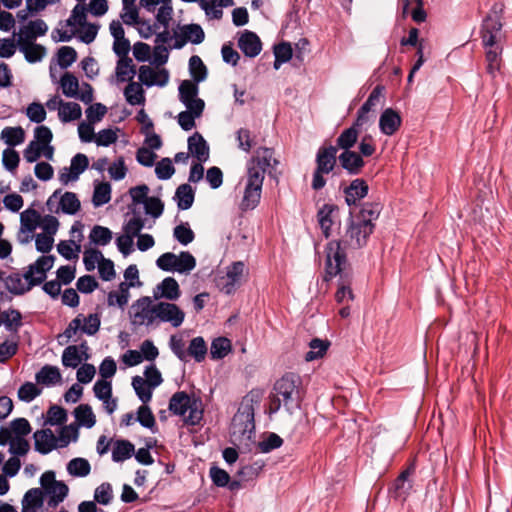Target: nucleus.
Wrapping results in <instances>:
<instances>
[{"mask_svg": "<svg viewBox=\"0 0 512 512\" xmlns=\"http://www.w3.org/2000/svg\"><path fill=\"white\" fill-rule=\"evenodd\" d=\"M374 224L350 216L344 234L340 240H332L325 247V270L327 276L334 277L347 266V251L356 250L366 245Z\"/></svg>", "mask_w": 512, "mask_h": 512, "instance_id": "1", "label": "nucleus"}, {"mask_svg": "<svg viewBox=\"0 0 512 512\" xmlns=\"http://www.w3.org/2000/svg\"><path fill=\"white\" fill-rule=\"evenodd\" d=\"M59 226L60 223L54 215H41L36 209L29 207L20 213L17 240L20 244H28L35 239L37 251L47 253L53 247Z\"/></svg>", "mask_w": 512, "mask_h": 512, "instance_id": "2", "label": "nucleus"}, {"mask_svg": "<svg viewBox=\"0 0 512 512\" xmlns=\"http://www.w3.org/2000/svg\"><path fill=\"white\" fill-rule=\"evenodd\" d=\"M273 154L271 149L260 147L255 150L247 162L245 189L241 202L242 210H252L259 204L265 173L267 169L278 163Z\"/></svg>", "mask_w": 512, "mask_h": 512, "instance_id": "3", "label": "nucleus"}, {"mask_svg": "<svg viewBox=\"0 0 512 512\" xmlns=\"http://www.w3.org/2000/svg\"><path fill=\"white\" fill-rule=\"evenodd\" d=\"M55 258L51 255L41 256L29 265L26 272L21 275L13 273L6 277L5 286L13 294L21 295L28 292L32 287L42 283L46 273L53 267Z\"/></svg>", "mask_w": 512, "mask_h": 512, "instance_id": "4", "label": "nucleus"}, {"mask_svg": "<svg viewBox=\"0 0 512 512\" xmlns=\"http://www.w3.org/2000/svg\"><path fill=\"white\" fill-rule=\"evenodd\" d=\"M269 406L270 413H276L283 406L292 413L300 405V378L295 374H286L276 381Z\"/></svg>", "mask_w": 512, "mask_h": 512, "instance_id": "5", "label": "nucleus"}, {"mask_svg": "<svg viewBox=\"0 0 512 512\" xmlns=\"http://www.w3.org/2000/svg\"><path fill=\"white\" fill-rule=\"evenodd\" d=\"M254 401L250 395L245 396L232 418L230 426V439L235 445H248L254 434Z\"/></svg>", "mask_w": 512, "mask_h": 512, "instance_id": "6", "label": "nucleus"}, {"mask_svg": "<svg viewBox=\"0 0 512 512\" xmlns=\"http://www.w3.org/2000/svg\"><path fill=\"white\" fill-rule=\"evenodd\" d=\"M502 28V24L500 22L499 16L496 12L493 14H489L483 21L482 26V41L483 45L487 49L486 51V60H487V69L488 72L493 74L495 71L499 70L500 67V53L501 49L497 45L500 39V31Z\"/></svg>", "mask_w": 512, "mask_h": 512, "instance_id": "7", "label": "nucleus"}, {"mask_svg": "<svg viewBox=\"0 0 512 512\" xmlns=\"http://www.w3.org/2000/svg\"><path fill=\"white\" fill-rule=\"evenodd\" d=\"M169 410L188 425H197L203 418V405L200 399L192 398L181 391L175 393L169 402Z\"/></svg>", "mask_w": 512, "mask_h": 512, "instance_id": "8", "label": "nucleus"}, {"mask_svg": "<svg viewBox=\"0 0 512 512\" xmlns=\"http://www.w3.org/2000/svg\"><path fill=\"white\" fill-rule=\"evenodd\" d=\"M34 139L29 142L23 151L24 159L29 163L36 162L41 156L47 160L54 159L55 148L51 145L53 139L49 127L39 125L34 129Z\"/></svg>", "mask_w": 512, "mask_h": 512, "instance_id": "9", "label": "nucleus"}, {"mask_svg": "<svg viewBox=\"0 0 512 512\" xmlns=\"http://www.w3.org/2000/svg\"><path fill=\"white\" fill-rule=\"evenodd\" d=\"M130 319L133 326L158 327L157 303L150 297H142L132 304Z\"/></svg>", "mask_w": 512, "mask_h": 512, "instance_id": "10", "label": "nucleus"}, {"mask_svg": "<svg viewBox=\"0 0 512 512\" xmlns=\"http://www.w3.org/2000/svg\"><path fill=\"white\" fill-rule=\"evenodd\" d=\"M156 266L167 272L189 274L196 267V259L188 251H182L180 254L166 252L157 258Z\"/></svg>", "mask_w": 512, "mask_h": 512, "instance_id": "11", "label": "nucleus"}, {"mask_svg": "<svg viewBox=\"0 0 512 512\" xmlns=\"http://www.w3.org/2000/svg\"><path fill=\"white\" fill-rule=\"evenodd\" d=\"M337 148L334 146L320 147L316 154V168L313 173L312 188L319 190L326 184L323 175L333 171L336 166Z\"/></svg>", "mask_w": 512, "mask_h": 512, "instance_id": "12", "label": "nucleus"}, {"mask_svg": "<svg viewBox=\"0 0 512 512\" xmlns=\"http://www.w3.org/2000/svg\"><path fill=\"white\" fill-rule=\"evenodd\" d=\"M46 207L50 213L75 215L80 210L81 203L75 193L59 189L49 196Z\"/></svg>", "mask_w": 512, "mask_h": 512, "instance_id": "13", "label": "nucleus"}, {"mask_svg": "<svg viewBox=\"0 0 512 512\" xmlns=\"http://www.w3.org/2000/svg\"><path fill=\"white\" fill-rule=\"evenodd\" d=\"M41 489L48 497L47 505L51 508H55L61 503L68 494V486L62 482L56 480L55 473L53 471H46L40 477Z\"/></svg>", "mask_w": 512, "mask_h": 512, "instance_id": "14", "label": "nucleus"}, {"mask_svg": "<svg viewBox=\"0 0 512 512\" xmlns=\"http://www.w3.org/2000/svg\"><path fill=\"white\" fill-rule=\"evenodd\" d=\"M108 10L107 0H80L67 19L68 24H82L87 18V13L94 16H103Z\"/></svg>", "mask_w": 512, "mask_h": 512, "instance_id": "15", "label": "nucleus"}, {"mask_svg": "<svg viewBox=\"0 0 512 512\" xmlns=\"http://www.w3.org/2000/svg\"><path fill=\"white\" fill-rule=\"evenodd\" d=\"M101 320L98 314H78L67 326L64 335L71 339L78 333L89 336L95 335L100 328Z\"/></svg>", "mask_w": 512, "mask_h": 512, "instance_id": "16", "label": "nucleus"}, {"mask_svg": "<svg viewBox=\"0 0 512 512\" xmlns=\"http://www.w3.org/2000/svg\"><path fill=\"white\" fill-rule=\"evenodd\" d=\"M246 275L245 264L241 261L232 263L226 273L217 279V287L225 294H231L241 285Z\"/></svg>", "mask_w": 512, "mask_h": 512, "instance_id": "17", "label": "nucleus"}, {"mask_svg": "<svg viewBox=\"0 0 512 512\" xmlns=\"http://www.w3.org/2000/svg\"><path fill=\"white\" fill-rule=\"evenodd\" d=\"M158 325L169 323L172 327H180L185 320V312L176 304L167 301L157 302Z\"/></svg>", "mask_w": 512, "mask_h": 512, "instance_id": "18", "label": "nucleus"}, {"mask_svg": "<svg viewBox=\"0 0 512 512\" xmlns=\"http://www.w3.org/2000/svg\"><path fill=\"white\" fill-rule=\"evenodd\" d=\"M89 165L88 157L82 153L76 154L70 162L69 167H64L59 171V181L63 185L75 182L79 176L87 169Z\"/></svg>", "mask_w": 512, "mask_h": 512, "instance_id": "19", "label": "nucleus"}, {"mask_svg": "<svg viewBox=\"0 0 512 512\" xmlns=\"http://www.w3.org/2000/svg\"><path fill=\"white\" fill-rule=\"evenodd\" d=\"M139 81L147 86L164 87L169 81V72L165 68H153L151 66L142 65L138 71Z\"/></svg>", "mask_w": 512, "mask_h": 512, "instance_id": "20", "label": "nucleus"}, {"mask_svg": "<svg viewBox=\"0 0 512 512\" xmlns=\"http://www.w3.org/2000/svg\"><path fill=\"white\" fill-rule=\"evenodd\" d=\"M48 26L42 19H36L22 25L17 33V42H33L47 33Z\"/></svg>", "mask_w": 512, "mask_h": 512, "instance_id": "21", "label": "nucleus"}, {"mask_svg": "<svg viewBox=\"0 0 512 512\" xmlns=\"http://www.w3.org/2000/svg\"><path fill=\"white\" fill-rule=\"evenodd\" d=\"M181 295L178 282L173 277L164 278L153 290L156 300L166 299L169 302L177 300Z\"/></svg>", "mask_w": 512, "mask_h": 512, "instance_id": "22", "label": "nucleus"}, {"mask_svg": "<svg viewBox=\"0 0 512 512\" xmlns=\"http://www.w3.org/2000/svg\"><path fill=\"white\" fill-rule=\"evenodd\" d=\"M401 122L398 112L392 108H387L382 112L379 119L380 131L387 136H391L400 128Z\"/></svg>", "mask_w": 512, "mask_h": 512, "instance_id": "23", "label": "nucleus"}, {"mask_svg": "<svg viewBox=\"0 0 512 512\" xmlns=\"http://www.w3.org/2000/svg\"><path fill=\"white\" fill-rule=\"evenodd\" d=\"M338 159L341 167L350 175L360 174L365 165L361 155L354 151H343Z\"/></svg>", "mask_w": 512, "mask_h": 512, "instance_id": "24", "label": "nucleus"}, {"mask_svg": "<svg viewBox=\"0 0 512 512\" xmlns=\"http://www.w3.org/2000/svg\"><path fill=\"white\" fill-rule=\"evenodd\" d=\"M35 449L41 454H47L58 448L57 437L51 429L38 430L34 433Z\"/></svg>", "mask_w": 512, "mask_h": 512, "instance_id": "25", "label": "nucleus"}, {"mask_svg": "<svg viewBox=\"0 0 512 512\" xmlns=\"http://www.w3.org/2000/svg\"><path fill=\"white\" fill-rule=\"evenodd\" d=\"M86 344L80 346L71 345L64 349L62 354V364L66 367L76 368L83 359H87Z\"/></svg>", "mask_w": 512, "mask_h": 512, "instance_id": "26", "label": "nucleus"}, {"mask_svg": "<svg viewBox=\"0 0 512 512\" xmlns=\"http://www.w3.org/2000/svg\"><path fill=\"white\" fill-rule=\"evenodd\" d=\"M189 154L199 162H206L209 158V147L201 134L195 132L188 139Z\"/></svg>", "mask_w": 512, "mask_h": 512, "instance_id": "27", "label": "nucleus"}, {"mask_svg": "<svg viewBox=\"0 0 512 512\" xmlns=\"http://www.w3.org/2000/svg\"><path fill=\"white\" fill-rule=\"evenodd\" d=\"M44 504V493L41 488L29 489L21 501V512H38Z\"/></svg>", "mask_w": 512, "mask_h": 512, "instance_id": "28", "label": "nucleus"}, {"mask_svg": "<svg viewBox=\"0 0 512 512\" xmlns=\"http://www.w3.org/2000/svg\"><path fill=\"white\" fill-rule=\"evenodd\" d=\"M238 46L241 51L248 57L257 56L262 49L259 37L250 31H246L241 35L238 41Z\"/></svg>", "mask_w": 512, "mask_h": 512, "instance_id": "29", "label": "nucleus"}, {"mask_svg": "<svg viewBox=\"0 0 512 512\" xmlns=\"http://www.w3.org/2000/svg\"><path fill=\"white\" fill-rule=\"evenodd\" d=\"M340 276L338 289L335 293V299L339 304H348L354 300V294L351 289V277L346 268L338 274Z\"/></svg>", "mask_w": 512, "mask_h": 512, "instance_id": "30", "label": "nucleus"}, {"mask_svg": "<svg viewBox=\"0 0 512 512\" xmlns=\"http://www.w3.org/2000/svg\"><path fill=\"white\" fill-rule=\"evenodd\" d=\"M368 185L363 179H355L345 189V200L349 206L355 205L368 194Z\"/></svg>", "mask_w": 512, "mask_h": 512, "instance_id": "31", "label": "nucleus"}, {"mask_svg": "<svg viewBox=\"0 0 512 512\" xmlns=\"http://www.w3.org/2000/svg\"><path fill=\"white\" fill-rule=\"evenodd\" d=\"M17 46L19 47V50L24 54L26 60L31 63L40 61L46 53L45 48L42 45L34 43V41L17 42Z\"/></svg>", "mask_w": 512, "mask_h": 512, "instance_id": "32", "label": "nucleus"}, {"mask_svg": "<svg viewBox=\"0 0 512 512\" xmlns=\"http://www.w3.org/2000/svg\"><path fill=\"white\" fill-rule=\"evenodd\" d=\"M133 283L122 282L119 285L118 290L111 291L107 297V303L109 306H117L119 308H124V306L128 303L129 299V288L133 287Z\"/></svg>", "mask_w": 512, "mask_h": 512, "instance_id": "33", "label": "nucleus"}, {"mask_svg": "<svg viewBox=\"0 0 512 512\" xmlns=\"http://www.w3.org/2000/svg\"><path fill=\"white\" fill-rule=\"evenodd\" d=\"M141 82L130 81L124 89L126 101L132 105H143L145 103V92Z\"/></svg>", "mask_w": 512, "mask_h": 512, "instance_id": "34", "label": "nucleus"}, {"mask_svg": "<svg viewBox=\"0 0 512 512\" xmlns=\"http://www.w3.org/2000/svg\"><path fill=\"white\" fill-rule=\"evenodd\" d=\"M115 74L118 82L132 81L136 74L133 60L130 57L118 59Z\"/></svg>", "mask_w": 512, "mask_h": 512, "instance_id": "35", "label": "nucleus"}, {"mask_svg": "<svg viewBox=\"0 0 512 512\" xmlns=\"http://www.w3.org/2000/svg\"><path fill=\"white\" fill-rule=\"evenodd\" d=\"M0 139L9 147L22 144L25 141V131L22 127H5L0 134Z\"/></svg>", "mask_w": 512, "mask_h": 512, "instance_id": "36", "label": "nucleus"}, {"mask_svg": "<svg viewBox=\"0 0 512 512\" xmlns=\"http://www.w3.org/2000/svg\"><path fill=\"white\" fill-rule=\"evenodd\" d=\"M135 452L134 445L127 440H117L113 444L112 459L115 462H122L129 459Z\"/></svg>", "mask_w": 512, "mask_h": 512, "instance_id": "37", "label": "nucleus"}, {"mask_svg": "<svg viewBox=\"0 0 512 512\" xmlns=\"http://www.w3.org/2000/svg\"><path fill=\"white\" fill-rule=\"evenodd\" d=\"M69 27H74L76 30V34H78L79 39L89 44L94 41V39L97 36L99 26L96 24L87 23L86 20H84V23L82 24H68Z\"/></svg>", "mask_w": 512, "mask_h": 512, "instance_id": "38", "label": "nucleus"}, {"mask_svg": "<svg viewBox=\"0 0 512 512\" xmlns=\"http://www.w3.org/2000/svg\"><path fill=\"white\" fill-rule=\"evenodd\" d=\"M67 472L73 477H86L91 472V465L85 458H73L67 463Z\"/></svg>", "mask_w": 512, "mask_h": 512, "instance_id": "39", "label": "nucleus"}, {"mask_svg": "<svg viewBox=\"0 0 512 512\" xmlns=\"http://www.w3.org/2000/svg\"><path fill=\"white\" fill-rule=\"evenodd\" d=\"M82 116V109L78 103L64 102L59 109V119L63 123H68L80 119Z\"/></svg>", "mask_w": 512, "mask_h": 512, "instance_id": "40", "label": "nucleus"}, {"mask_svg": "<svg viewBox=\"0 0 512 512\" xmlns=\"http://www.w3.org/2000/svg\"><path fill=\"white\" fill-rule=\"evenodd\" d=\"M113 238L112 231L104 226L95 225L89 234V240L96 246H106Z\"/></svg>", "mask_w": 512, "mask_h": 512, "instance_id": "41", "label": "nucleus"}, {"mask_svg": "<svg viewBox=\"0 0 512 512\" xmlns=\"http://www.w3.org/2000/svg\"><path fill=\"white\" fill-rule=\"evenodd\" d=\"M174 198L179 209L187 210L194 202V192L190 185L182 184L177 188Z\"/></svg>", "mask_w": 512, "mask_h": 512, "instance_id": "42", "label": "nucleus"}, {"mask_svg": "<svg viewBox=\"0 0 512 512\" xmlns=\"http://www.w3.org/2000/svg\"><path fill=\"white\" fill-rule=\"evenodd\" d=\"M111 200V185L108 182L95 183L92 203L95 207H100Z\"/></svg>", "mask_w": 512, "mask_h": 512, "instance_id": "43", "label": "nucleus"}, {"mask_svg": "<svg viewBox=\"0 0 512 512\" xmlns=\"http://www.w3.org/2000/svg\"><path fill=\"white\" fill-rule=\"evenodd\" d=\"M36 381L44 385H54L61 381V374L57 367L46 365L37 374Z\"/></svg>", "mask_w": 512, "mask_h": 512, "instance_id": "44", "label": "nucleus"}, {"mask_svg": "<svg viewBox=\"0 0 512 512\" xmlns=\"http://www.w3.org/2000/svg\"><path fill=\"white\" fill-rule=\"evenodd\" d=\"M334 212L335 209L331 205H324L318 212V222L326 238L330 236L331 227L334 222Z\"/></svg>", "mask_w": 512, "mask_h": 512, "instance_id": "45", "label": "nucleus"}, {"mask_svg": "<svg viewBox=\"0 0 512 512\" xmlns=\"http://www.w3.org/2000/svg\"><path fill=\"white\" fill-rule=\"evenodd\" d=\"M329 345L330 343L326 340L319 338L312 339L309 343L310 350L305 354V360L307 362H311L322 358L325 355Z\"/></svg>", "mask_w": 512, "mask_h": 512, "instance_id": "46", "label": "nucleus"}, {"mask_svg": "<svg viewBox=\"0 0 512 512\" xmlns=\"http://www.w3.org/2000/svg\"><path fill=\"white\" fill-rule=\"evenodd\" d=\"M132 386L139 397V399L145 404L152 398L153 388L147 381L141 376H135L132 379Z\"/></svg>", "mask_w": 512, "mask_h": 512, "instance_id": "47", "label": "nucleus"}, {"mask_svg": "<svg viewBox=\"0 0 512 512\" xmlns=\"http://www.w3.org/2000/svg\"><path fill=\"white\" fill-rule=\"evenodd\" d=\"M75 418L79 425L91 428L95 425L96 418L92 411V408L87 404L79 405L75 411Z\"/></svg>", "mask_w": 512, "mask_h": 512, "instance_id": "48", "label": "nucleus"}, {"mask_svg": "<svg viewBox=\"0 0 512 512\" xmlns=\"http://www.w3.org/2000/svg\"><path fill=\"white\" fill-rule=\"evenodd\" d=\"M60 86L65 96L70 98L78 96L79 81L73 74L64 73L60 80Z\"/></svg>", "mask_w": 512, "mask_h": 512, "instance_id": "49", "label": "nucleus"}, {"mask_svg": "<svg viewBox=\"0 0 512 512\" xmlns=\"http://www.w3.org/2000/svg\"><path fill=\"white\" fill-rule=\"evenodd\" d=\"M188 356L194 358L196 362H202L207 354V345L204 339L200 336L191 340L187 349Z\"/></svg>", "mask_w": 512, "mask_h": 512, "instance_id": "50", "label": "nucleus"}, {"mask_svg": "<svg viewBox=\"0 0 512 512\" xmlns=\"http://www.w3.org/2000/svg\"><path fill=\"white\" fill-rule=\"evenodd\" d=\"M145 220L136 213L126 220L123 225V233L135 238L138 237L141 233V230L144 228Z\"/></svg>", "mask_w": 512, "mask_h": 512, "instance_id": "51", "label": "nucleus"}, {"mask_svg": "<svg viewBox=\"0 0 512 512\" xmlns=\"http://www.w3.org/2000/svg\"><path fill=\"white\" fill-rule=\"evenodd\" d=\"M359 130L355 128V126H351L348 129H345L337 138V146L344 151H351L357 139H358Z\"/></svg>", "mask_w": 512, "mask_h": 512, "instance_id": "52", "label": "nucleus"}, {"mask_svg": "<svg viewBox=\"0 0 512 512\" xmlns=\"http://www.w3.org/2000/svg\"><path fill=\"white\" fill-rule=\"evenodd\" d=\"M411 474V469H407L403 471L399 477L395 480L394 488L396 497L404 500L411 489V483L409 481V476Z\"/></svg>", "mask_w": 512, "mask_h": 512, "instance_id": "53", "label": "nucleus"}, {"mask_svg": "<svg viewBox=\"0 0 512 512\" xmlns=\"http://www.w3.org/2000/svg\"><path fill=\"white\" fill-rule=\"evenodd\" d=\"M380 211L381 205L379 203H366L361 211L353 217L365 220L368 224H373V221L379 217Z\"/></svg>", "mask_w": 512, "mask_h": 512, "instance_id": "54", "label": "nucleus"}, {"mask_svg": "<svg viewBox=\"0 0 512 512\" xmlns=\"http://www.w3.org/2000/svg\"><path fill=\"white\" fill-rule=\"evenodd\" d=\"M231 350V343L227 338L219 337L211 344L210 354L213 359L224 358Z\"/></svg>", "mask_w": 512, "mask_h": 512, "instance_id": "55", "label": "nucleus"}, {"mask_svg": "<svg viewBox=\"0 0 512 512\" xmlns=\"http://www.w3.org/2000/svg\"><path fill=\"white\" fill-rule=\"evenodd\" d=\"M57 437L58 448L68 446L78 438V428L75 425H67L61 428Z\"/></svg>", "mask_w": 512, "mask_h": 512, "instance_id": "56", "label": "nucleus"}, {"mask_svg": "<svg viewBox=\"0 0 512 512\" xmlns=\"http://www.w3.org/2000/svg\"><path fill=\"white\" fill-rule=\"evenodd\" d=\"M182 36L185 41L193 44H200L204 40V31L197 24H191L183 27Z\"/></svg>", "mask_w": 512, "mask_h": 512, "instance_id": "57", "label": "nucleus"}, {"mask_svg": "<svg viewBox=\"0 0 512 512\" xmlns=\"http://www.w3.org/2000/svg\"><path fill=\"white\" fill-rule=\"evenodd\" d=\"M174 238L182 245L186 246L194 240V232L188 223H181L174 228Z\"/></svg>", "mask_w": 512, "mask_h": 512, "instance_id": "58", "label": "nucleus"}, {"mask_svg": "<svg viewBox=\"0 0 512 512\" xmlns=\"http://www.w3.org/2000/svg\"><path fill=\"white\" fill-rule=\"evenodd\" d=\"M26 116L31 122L42 123L47 116L45 106L39 102H33L26 108Z\"/></svg>", "mask_w": 512, "mask_h": 512, "instance_id": "59", "label": "nucleus"}, {"mask_svg": "<svg viewBox=\"0 0 512 512\" xmlns=\"http://www.w3.org/2000/svg\"><path fill=\"white\" fill-rule=\"evenodd\" d=\"M200 6L211 19H220L223 14L222 7H225L221 0H200Z\"/></svg>", "mask_w": 512, "mask_h": 512, "instance_id": "60", "label": "nucleus"}, {"mask_svg": "<svg viewBox=\"0 0 512 512\" xmlns=\"http://www.w3.org/2000/svg\"><path fill=\"white\" fill-rule=\"evenodd\" d=\"M21 314L15 309H9L2 313V323L9 331H16L21 326Z\"/></svg>", "mask_w": 512, "mask_h": 512, "instance_id": "61", "label": "nucleus"}, {"mask_svg": "<svg viewBox=\"0 0 512 512\" xmlns=\"http://www.w3.org/2000/svg\"><path fill=\"white\" fill-rule=\"evenodd\" d=\"M103 259V254L97 249H87L83 253V262L87 271H93Z\"/></svg>", "mask_w": 512, "mask_h": 512, "instance_id": "62", "label": "nucleus"}, {"mask_svg": "<svg viewBox=\"0 0 512 512\" xmlns=\"http://www.w3.org/2000/svg\"><path fill=\"white\" fill-rule=\"evenodd\" d=\"M186 343L182 336L172 335L169 339V347L171 351L181 360L186 361L188 357L187 350L185 348Z\"/></svg>", "mask_w": 512, "mask_h": 512, "instance_id": "63", "label": "nucleus"}, {"mask_svg": "<svg viewBox=\"0 0 512 512\" xmlns=\"http://www.w3.org/2000/svg\"><path fill=\"white\" fill-rule=\"evenodd\" d=\"M41 394V389L32 382L24 383L18 390V398L24 402H31Z\"/></svg>", "mask_w": 512, "mask_h": 512, "instance_id": "64", "label": "nucleus"}]
</instances>
